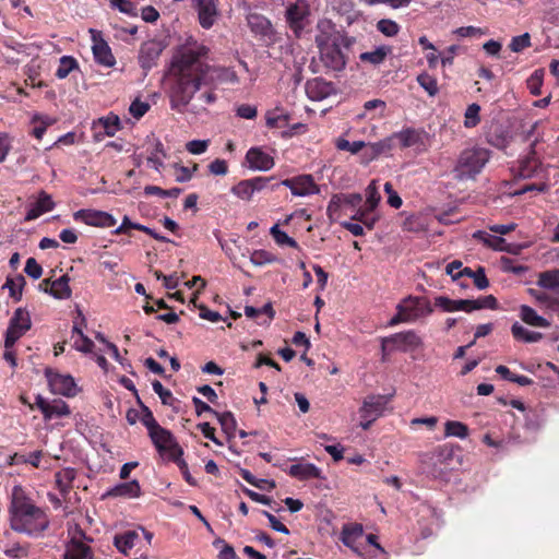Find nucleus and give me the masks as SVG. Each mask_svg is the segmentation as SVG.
Segmentation results:
<instances>
[{
  "instance_id": "obj_3",
  "label": "nucleus",
  "mask_w": 559,
  "mask_h": 559,
  "mask_svg": "<svg viewBox=\"0 0 559 559\" xmlns=\"http://www.w3.org/2000/svg\"><path fill=\"white\" fill-rule=\"evenodd\" d=\"M433 308L430 301L424 297L408 296L396 306V313L389 321L390 326L400 323H414L430 316Z\"/></svg>"
},
{
  "instance_id": "obj_57",
  "label": "nucleus",
  "mask_w": 559,
  "mask_h": 559,
  "mask_svg": "<svg viewBox=\"0 0 559 559\" xmlns=\"http://www.w3.org/2000/svg\"><path fill=\"white\" fill-rule=\"evenodd\" d=\"M479 111H480V106L475 103L471 104L467 107V109L465 111V121H464L465 127L473 128L479 123V121H480Z\"/></svg>"
},
{
  "instance_id": "obj_60",
  "label": "nucleus",
  "mask_w": 559,
  "mask_h": 559,
  "mask_svg": "<svg viewBox=\"0 0 559 559\" xmlns=\"http://www.w3.org/2000/svg\"><path fill=\"white\" fill-rule=\"evenodd\" d=\"M233 193L242 200H250L253 197L251 183L247 180L240 181L233 188Z\"/></svg>"
},
{
  "instance_id": "obj_51",
  "label": "nucleus",
  "mask_w": 559,
  "mask_h": 559,
  "mask_svg": "<svg viewBox=\"0 0 559 559\" xmlns=\"http://www.w3.org/2000/svg\"><path fill=\"white\" fill-rule=\"evenodd\" d=\"M276 260V258L265 250H254L250 254V262L255 266H262L269 263H272Z\"/></svg>"
},
{
  "instance_id": "obj_1",
  "label": "nucleus",
  "mask_w": 559,
  "mask_h": 559,
  "mask_svg": "<svg viewBox=\"0 0 559 559\" xmlns=\"http://www.w3.org/2000/svg\"><path fill=\"white\" fill-rule=\"evenodd\" d=\"M209 49L192 38L179 46L171 60V73L175 82L170 88L173 109L182 111L200 90L207 83L210 66L203 61Z\"/></svg>"
},
{
  "instance_id": "obj_12",
  "label": "nucleus",
  "mask_w": 559,
  "mask_h": 559,
  "mask_svg": "<svg viewBox=\"0 0 559 559\" xmlns=\"http://www.w3.org/2000/svg\"><path fill=\"white\" fill-rule=\"evenodd\" d=\"M148 436L153 444L160 453L167 452L170 455L182 454V450L176 442L171 432L163 428L160 425L155 427V429H153L151 432H148Z\"/></svg>"
},
{
  "instance_id": "obj_9",
  "label": "nucleus",
  "mask_w": 559,
  "mask_h": 559,
  "mask_svg": "<svg viewBox=\"0 0 559 559\" xmlns=\"http://www.w3.org/2000/svg\"><path fill=\"white\" fill-rule=\"evenodd\" d=\"M341 41L330 43L319 39L320 59L324 67L331 71H342L346 66V59L340 48Z\"/></svg>"
},
{
  "instance_id": "obj_25",
  "label": "nucleus",
  "mask_w": 559,
  "mask_h": 559,
  "mask_svg": "<svg viewBox=\"0 0 559 559\" xmlns=\"http://www.w3.org/2000/svg\"><path fill=\"white\" fill-rule=\"evenodd\" d=\"M141 495V487L138 480L121 483L110 488L105 496L138 498Z\"/></svg>"
},
{
  "instance_id": "obj_24",
  "label": "nucleus",
  "mask_w": 559,
  "mask_h": 559,
  "mask_svg": "<svg viewBox=\"0 0 559 559\" xmlns=\"http://www.w3.org/2000/svg\"><path fill=\"white\" fill-rule=\"evenodd\" d=\"M287 473L298 480L323 479L322 471L308 462H299L292 465Z\"/></svg>"
},
{
  "instance_id": "obj_54",
  "label": "nucleus",
  "mask_w": 559,
  "mask_h": 559,
  "mask_svg": "<svg viewBox=\"0 0 559 559\" xmlns=\"http://www.w3.org/2000/svg\"><path fill=\"white\" fill-rule=\"evenodd\" d=\"M403 227L405 230L419 233L425 230L427 225L421 216L411 215L404 221Z\"/></svg>"
},
{
  "instance_id": "obj_18",
  "label": "nucleus",
  "mask_w": 559,
  "mask_h": 559,
  "mask_svg": "<svg viewBox=\"0 0 559 559\" xmlns=\"http://www.w3.org/2000/svg\"><path fill=\"white\" fill-rule=\"evenodd\" d=\"M91 34L93 41L92 50L95 61L107 68L115 66L116 59L108 44L102 38L98 32L91 29Z\"/></svg>"
},
{
  "instance_id": "obj_14",
  "label": "nucleus",
  "mask_w": 559,
  "mask_h": 559,
  "mask_svg": "<svg viewBox=\"0 0 559 559\" xmlns=\"http://www.w3.org/2000/svg\"><path fill=\"white\" fill-rule=\"evenodd\" d=\"M194 9L198 12L200 25L209 29L211 28L218 16L217 0H191Z\"/></svg>"
},
{
  "instance_id": "obj_22",
  "label": "nucleus",
  "mask_w": 559,
  "mask_h": 559,
  "mask_svg": "<svg viewBox=\"0 0 559 559\" xmlns=\"http://www.w3.org/2000/svg\"><path fill=\"white\" fill-rule=\"evenodd\" d=\"M246 160L253 170L267 171L274 166L273 157L259 147L250 148L246 154Z\"/></svg>"
},
{
  "instance_id": "obj_63",
  "label": "nucleus",
  "mask_w": 559,
  "mask_h": 559,
  "mask_svg": "<svg viewBox=\"0 0 559 559\" xmlns=\"http://www.w3.org/2000/svg\"><path fill=\"white\" fill-rule=\"evenodd\" d=\"M543 85V73L535 71L527 80V87L533 95H539Z\"/></svg>"
},
{
  "instance_id": "obj_7",
  "label": "nucleus",
  "mask_w": 559,
  "mask_h": 559,
  "mask_svg": "<svg viewBox=\"0 0 559 559\" xmlns=\"http://www.w3.org/2000/svg\"><path fill=\"white\" fill-rule=\"evenodd\" d=\"M68 533L69 542L66 546L63 559H92V550L84 542V532L78 525H73L69 527Z\"/></svg>"
},
{
  "instance_id": "obj_35",
  "label": "nucleus",
  "mask_w": 559,
  "mask_h": 559,
  "mask_svg": "<svg viewBox=\"0 0 559 559\" xmlns=\"http://www.w3.org/2000/svg\"><path fill=\"white\" fill-rule=\"evenodd\" d=\"M536 284L540 288L548 290L559 289V269L539 273Z\"/></svg>"
},
{
  "instance_id": "obj_59",
  "label": "nucleus",
  "mask_w": 559,
  "mask_h": 559,
  "mask_svg": "<svg viewBox=\"0 0 559 559\" xmlns=\"http://www.w3.org/2000/svg\"><path fill=\"white\" fill-rule=\"evenodd\" d=\"M41 457H43L41 451H34L28 454L16 455L15 460H16V463L23 462V463L31 464L34 467H40L41 466Z\"/></svg>"
},
{
  "instance_id": "obj_26",
  "label": "nucleus",
  "mask_w": 559,
  "mask_h": 559,
  "mask_svg": "<svg viewBox=\"0 0 559 559\" xmlns=\"http://www.w3.org/2000/svg\"><path fill=\"white\" fill-rule=\"evenodd\" d=\"M318 34L316 36L317 46H319V39L322 38L323 41H342V35L335 29V26L329 20L319 21L318 25Z\"/></svg>"
},
{
  "instance_id": "obj_36",
  "label": "nucleus",
  "mask_w": 559,
  "mask_h": 559,
  "mask_svg": "<svg viewBox=\"0 0 559 559\" xmlns=\"http://www.w3.org/2000/svg\"><path fill=\"white\" fill-rule=\"evenodd\" d=\"M265 120L269 128H284L288 124L289 116L284 109L276 107L266 112Z\"/></svg>"
},
{
  "instance_id": "obj_50",
  "label": "nucleus",
  "mask_w": 559,
  "mask_h": 559,
  "mask_svg": "<svg viewBox=\"0 0 559 559\" xmlns=\"http://www.w3.org/2000/svg\"><path fill=\"white\" fill-rule=\"evenodd\" d=\"M215 78L222 79L228 82H237V75L229 69L212 68L210 67L207 82L213 81Z\"/></svg>"
},
{
  "instance_id": "obj_52",
  "label": "nucleus",
  "mask_w": 559,
  "mask_h": 559,
  "mask_svg": "<svg viewBox=\"0 0 559 559\" xmlns=\"http://www.w3.org/2000/svg\"><path fill=\"white\" fill-rule=\"evenodd\" d=\"M271 235L280 246H288L292 248H297L298 246L295 239L289 237L285 231L281 230L277 225H274L271 228Z\"/></svg>"
},
{
  "instance_id": "obj_19",
  "label": "nucleus",
  "mask_w": 559,
  "mask_h": 559,
  "mask_svg": "<svg viewBox=\"0 0 559 559\" xmlns=\"http://www.w3.org/2000/svg\"><path fill=\"white\" fill-rule=\"evenodd\" d=\"M85 317L79 311L78 318L74 320L72 328L73 347L84 354H92L94 349V342L87 337L82 328L85 325Z\"/></svg>"
},
{
  "instance_id": "obj_29",
  "label": "nucleus",
  "mask_w": 559,
  "mask_h": 559,
  "mask_svg": "<svg viewBox=\"0 0 559 559\" xmlns=\"http://www.w3.org/2000/svg\"><path fill=\"white\" fill-rule=\"evenodd\" d=\"M520 318L523 322L531 326L549 328L550 322L544 317L539 316L532 307L522 305L520 307Z\"/></svg>"
},
{
  "instance_id": "obj_45",
  "label": "nucleus",
  "mask_w": 559,
  "mask_h": 559,
  "mask_svg": "<svg viewBox=\"0 0 559 559\" xmlns=\"http://www.w3.org/2000/svg\"><path fill=\"white\" fill-rule=\"evenodd\" d=\"M70 415V408L68 404L61 400H55L49 404V408L46 415V419L60 418Z\"/></svg>"
},
{
  "instance_id": "obj_6",
  "label": "nucleus",
  "mask_w": 559,
  "mask_h": 559,
  "mask_svg": "<svg viewBox=\"0 0 559 559\" xmlns=\"http://www.w3.org/2000/svg\"><path fill=\"white\" fill-rule=\"evenodd\" d=\"M32 326L29 312L25 308H17L12 318L10 319L5 338L4 347H13L17 340H20Z\"/></svg>"
},
{
  "instance_id": "obj_38",
  "label": "nucleus",
  "mask_w": 559,
  "mask_h": 559,
  "mask_svg": "<svg viewBox=\"0 0 559 559\" xmlns=\"http://www.w3.org/2000/svg\"><path fill=\"white\" fill-rule=\"evenodd\" d=\"M138 538L139 534L135 531H127L122 534L116 535L114 544L120 552L127 554L132 549Z\"/></svg>"
},
{
  "instance_id": "obj_5",
  "label": "nucleus",
  "mask_w": 559,
  "mask_h": 559,
  "mask_svg": "<svg viewBox=\"0 0 559 559\" xmlns=\"http://www.w3.org/2000/svg\"><path fill=\"white\" fill-rule=\"evenodd\" d=\"M382 352H412L423 346L421 337L413 330L392 334L388 337H383Z\"/></svg>"
},
{
  "instance_id": "obj_39",
  "label": "nucleus",
  "mask_w": 559,
  "mask_h": 559,
  "mask_svg": "<svg viewBox=\"0 0 559 559\" xmlns=\"http://www.w3.org/2000/svg\"><path fill=\"white\" fill-rule=\"evenodd\" d=\"M213 415L216 417L218 423L221 424L222 430L230 438L234 437L237 430V421L234 415L230 412H213Z\"/></svg>"
},
{
  "instance_id": "obj_32",
  "label": "nucleus",
  "mask_w": 559,
  "mask_h": 559,
  "mask_svg": "<svg viewBox=\"0 0 559 559\" xmlns=\"http://www.w3.org/2000/svg\"><path fill=\"white\" fill-rule=\"evenodd\" d=\"M76 477V471L71 467H66L56 473V484L58 489L66 496L72 487V483Z\"/></svg>"
},
{
  "instance_id": "obj_13",
  "label": "nucleus",
  "mask_w": 559,
  "mask_h": 559,
  "mask_svg": "<svg viewBox=\"0 0 559 559\" xmlns=\"http://www.w3.org/2000/svg\"><path fill=\"white\" fill-rule=\"evenodd\" d=\"M309 15V7L305 0H297L286 9V20L296 35L302 31L305 21Z\"/></svg>"
},
{
  "instance_id": "obj_47",
  "label": "nucleus",
  "mask_w": 559,
  "mask_h": 559,
  "mask_svg": "<svg viewBox=\"0 0 559 559\" xmlns=\"http://www.w3.org/2000/svg\"><path fill=\"white\" fill-rule=\"evenodd\" d=\"M343 198L335 194L332 197V199L329 202V205L326 207V214L331 222H336L341 218L342 213L341 209L343 206Z\"/></svg>"
},
{
  "instance_id": "obj_56",
  "label": "nucleus",
  "mask_w": 559,
  "mask_h": 559,
  "mask_svg": "<svg viewBox=\"0 0 559 559\" xmlns=\"http://www.w3.org/2000/svg\"><path fill=\"white\" fill-rule=\"evenodd\" d=\"M498 301L492 295L484 296L476 300H471V311L478 309H497Z\"/></svg>"
},
{
  "instance_id": "obj_34",
  "label": "nucleus",
  "mask_w": 559,
  "mask_h": 559,
  "mask_svg": "<svg viewBox=\"0 0 559 559\" xmlns=\"http://www.w3.org/2000/svg\"><path fill=\"white\" fill-rule=\"evenodd\" d=\"M512 335L515 340L525 343H536L543 338V334L539 332L530 331L519 322H515L511 326Z\"/></svg>"
},
{
  "instance_id": "obj_53",
  "label": "nucleus",
  "mask_w": 559,
  "mask_h": 559,
  "mask_svg": "<svg viewBox=\"0 0 559 559\" xmlns=\"http://www.w3.org/2000/svg\"><path fill=\"white\" fill-rule=\"evenodd\" d=\"M377 29L388 37H393L400 32V26L393 20L382 19L377 23Z\"/></svg>"
},
{
  "instance_id": "obj_23",
  "label": "nucleus",
  "mask_w": 559,
  "mask_h": 559,
  "mask_svg": "<svg viewBox=\"0 0 559 559\" xmlns=\"http://www.w3.org/2000/svg\"><path fill=\"white\" fill-rule=\"evenodd\" d=\"M55 207V202L51 195L45 191H40L36 201L32 202L28 206V211L25 215L26 221H33L38 218L40 215L50 212Z\"/></svg>"
},
{
  "instance_id": "obj_40",
  "label": "nucleus",
  "mask_w": 559,
  "mask_h": 559,
  "mask_svg": "<svg viewBox=\"0 0 559 559\" xmlns=\"http://www.w3.org/2000/svg\"><path fill=\"white\" fill-rule=\"evenodd\" d=\"M391 52V48L388 46H380L376 48L373 51L362 52L360 55V60L365 62H370L371 64H380L384 61L385 57Z\"/></svg>"
},
{
  "instance_id": "obj_16",
  "label": "nucleus",
  "mask_w": 559,
  "mask_h": 559,
  "mask_svg": "<svg viewBox=\"0 0 559 559\" xmlns=\"http://www.w3.org/2000/svg\"><path fill=\"white\" fill-rule=\"evenodd\" d=\"M164 50L160 40L152 39L143 43L139 51V63L145 70L152 69Z\"/></svg>"
},
{
  "instance_id": "obj_15",
  "label": "nucleus",
  "mask_w": 559,
  "mask_h": 559,
  "mask_svg": "<svg viewBox=\"0 0 559 559\" xmlns=\"http://www.w3.org/2000/svg\"><path fill=\"white\" fill-rule=\"evenodd\" d=\"M247 24L255 37L261 40L272 41L274 28L271 22L263 15L251 12L247 15Z\"/></svg>"
},
{
  "instance_id": "obj_64",
  "label": "nucleus",
  "mask_w": 559,
  "mask_h": 559,
  "mask_svg": "<svg viewBox=\"0 0 559 559\" xmlns=\"http://www.w3.org/2000/svg\"><path fill=\"white\" fill-rule=\"evenodd\" d=\"M24 271L29 277L34 280H38L43 274L41 266L37 263V261L34 258H28L26 260Z\"/></svg>"
},
{
  "instance_id": "obj_49",
  "label": "nucleus",
  "mask_w": 559,
  "mask_h": 559,
  "mask_svg": "<svg viewBox=\"0 0 559 559\" xmlns=\"http://www.w3.org/2000/svg\"><path fill=\"white\" fill-rule=\"evenodd\" d=\"M144 193L146 195H158L162 198H177L181 193V189L171 188V189L165 190L157 186H146L144 188Z\"/></svg>"
},
{
  "instance_id": "obj_27",
  "label": "nucleus",
  "mask_w": 559,
  "mask_h": 559,
  "mask_svg": "<svg viewBox=\"0 0 559 559\" xmlns=\"http://www.w3.org/2000/svg\"><path fill=\"white\" fill-rule=\"evenodd\" d=\"M436 306L440 307L442 310L447 312L454 311H465L471 312V300L468 299H459L453 300L444 296H439L435 300Z\"/></svg>"
},
{
  "instance_id": "obj_41",
  "label": "nucleus",
  "mask_w": 559,
  "mask_h": 559,
  "mask_svg": "<svg viewBox=\"0 0 559 559\" xmlns=\"http://www.w3.org/2000/svg\"><path fill=\"white\" fill-rule=\"evenodd\" d=\"M50 294L58 299L69 298L71 295L69 278L67 276H61L53 281L50 286Z\"/></svg>"
},
{
  "instance_id": "obj_31",
  "label": "nucleus",
  "mask_w": 559,
  "mask_h": 559,
  "mask_svg": "<svg viewBox=\"0 0 559 559\" xmlns=\"http://www.w3.org/2000/svg\"><path fill=\"white\" fill-rule=\"evenodd\" d=\"M474 238L483 241L487 247L497 251H510L509 245L499 236L490 235L483 230H477L473 235Z\"/></svg>"
},
{
  "instance_id": "obj_58",
  "label": "nucleus",
  "mask_w": 559,
  "mask_h": 559,
  "mask_svg": "<svg viewBox=\"0 0 559 559\" xmlns=\"http://www.w3.org/2000/svg\"><path fill=\"white\" fill-rule=\"evenodd\" d=\"M530 46H531V36L528 33H524L522 35L513 37L509 45L510 49L513 52H520Z\"/></svg>"
},
{
  "instance_id": "obj_55",
  "label": "nucleus",
  "mask_w": 559,
  "mask_h": 559,
  "mask_svg": "<svg viewBox=\"0 0 559 559\" xmlns=\"http://www.w3.org/2000/svg\"><path fill=\"white\" fill-rule=\"evenodd\" d=\"M335 146L340 151H348L352 154H358L362 150V147L366 146V142H364V141L349 142V141L341 138V139L336 140Z\"/></svg>"
},
{
  "instance_id": "obj_42",
  "label": "nucleus",
  "mask_w": 559,
  "mask_h": 559,
  "mask_svg": "<svg viewBox=\"0 0 559 559\" xmlns=\"http://www.w3.org/2000/svg\"><path fill=\"white\" fill-rule=\"evenodd\" d=\"M445 437L465 439L468 436V428L465 424L456 420H448L444 424Z\"/></svg>"
},
{
  "instance_id": "obj_44",
  "label": "nucleus",
  "mask_w": 559,
  "mask_h": 559,
  "mask_svg": "<svg viewBox=\"0 0 559 559\" xmlns=\"http://www.w3.org/2000/svg\"><path fill=\"white\" fill-rule=\"evenodd\" d=\"M78 68V61L70 56H63L60 58L59 67L56 71V76L60 80L66 79L71 71Z\"/></svg>"
},
{
  "instance_id": "obj_10",
  "label": "nucleus",
  "mask_w": 559,
  "mask_h": 559,
  "mask_svg": "<svg viewBox=\"0 0 559 559\" xmlns=\"http://www.w3.org/2000/svg\"><path fill=\"white\" fill-rule=\"evenodd\" d=\"M50 391L53 394L73 397L78 394L79 389L74 379L70 374H62L51 369L45 371Z\"/></svg>"
},
{
  "instance_id": "obj_30",
  "label": "nucleus",
  "mask_w": 559,
  "mask_h": 559,
  "mask_svg": "<svg viewBox=\"0 0 559 559\" xmlns=\"http://www.w3.org/2000/svg\"><path fill=\"white\" fill-rule=\"evenodd\" d=\"M93 127L95 130L103 129L104 135L114 136L116 132L120 130L121 122L118 116L110 114L99 118L93 123Z\"/></svg>"
},
{
  "instance_id": "obj_61",
  "label": "nucleus",
  "mask_w": 559,
  "mask_h": 559,
  "mask_svg": "<svg viewBox=\"0 0 559 559\" xmlns=\"http://www.w3.org/2000/svg\"><path fill=\"white\" fill-rule=\"evenodd\" d=\"M384 192L388 194V204L394 209H400L403 204L401 197L393 189L391 182L384 183Z\"/></svg>"
},
{
  "instance_id": "obj_11",
  "label": "nucleus",
  "mask_w": 559,
  "mask_h": 559,
  "mask_svg": "<svg viewBox=\"0 0 559 559\" xmlns=\"http://www.w3.org/2000/svg\"><path fill=\"white\" fill-rule=\"evenodd\" d=\"M282 185L287 187L296 197H309L320 192V188L314 182L311 175H299L293 178H287L282 181Z\"/></svg>"
},
{
  "instance_id": "obj_21",
  "label": "nucleus",
  "mask_w": 559,
  "mask_h": 559,
  "mask_svg": "<svg viewBox=\"0 0 559 559\" xmlns=\"http://www.w3.org/2000/svg\"><path fill=\"white\" fill-rule=\"evenodd\" d=\"M334 93V87L330 82L321 78L309 80L306 83V94L309 99L320 102Z\"/></svg>"
},
{
  "instance_id": "obj_37",
  "label": "nucleus",
  "mask_w": 559,
  "mask_h": 559,
  "mask_svg": "<svg viewBox=\"0 0 559 559\" xmlns=\"http://www.w3.org/2000/svg\"><path fill=\"white\" fill-rule=\"evenodd\" d=\"M25 285V278L23 275L17 274L15 276H8L2 288L8 289L10 296L19 301L22 298L23 287Z\"/></svg>"
},
{
  "instance_id": "obj_43",
  "label": "nucleus",
  "mask_w": 559,
  "mask_h": 559,
  "mask_svg": "<svg viewBox=\"0 0 559 559\" xmlns=\"http://www.w3.org/2000/svg\"><path fill=\"white\" fill-rule=\"evenodd\" d=\"M365 195H366V204L365 205L368 206V210L374 211L381 200L377 180H372L367 186Z\"/></svg>"
},
{
  "instance_id": "obj_8",
  "label": "nucleus",
  "mask_w": 559,
  "mask_h": 559,
  "mask_svg": "<svg viewBox=\"0 0 559 559\" xmlns=\"http://www.w3.org/2000/svg\"><path fill=\"white\" fill-rule=\"evenodd\" d=\"M396 145L401 148H414L424 152L429 145V135L421 129L406 128L394 133Z\"/></svg>"
},
{
  "instance_id": "obj_62",
  "label": "nucleus",
  "mask_w": 559,
  "mask_h": 559,
  "mask_svg": "<svg viewBox=\"0 0 559 559\" xmlns=\"http://www.w3.org/2000/svg\"><path fill=\"white\" fill-rule=\"evenodd\" d=\"M528 293L539 305L545 306L546 308L551 310L555 296H550L547 293L539 292L533 288L528 289Z\"/></svg>"
},
{
  "instance_id": "obj_20",
  "label": "nucleus",
  "mask_w": 559,
  "mask_h": 559,
  "mask_svg": "<svg viewBox=\"0 0 559 559\" xmlns=\"http://www.w3.org/2000/svg\"><path fill=\"white\" fill-rule=\"evenodd\" d=\"M390 397L385 395H370L364 400L359 409L361 417L379 418L386 407Z\"/></svg>"
},
{
  "instance_id": "obj_2",
  "label": "nucleus",
  "mask_w": 559,
  "mask_h": 559,
  "mask_svg": "<svg viewBox=\"0 0 559 559\" xmlns=\"http://www.w3.org/2000/svg\"><path fill=\"white\" fill-rule=\"evenodd\" d=\"M10 525L19 533L39 536L49 526L46 512L25 496L21 487H14L10 506Z\"/></svg>"
},
{
  "instance_id": "obj_4",
  "label": "nucleus",
  "mask_w": 559,
  "mask_h": 559,
  "mask_svg": "<svg viewBox=\"0 0 559 559\" xmlns=\"http://www.w3.org/2000/svg\"><path fill=\"white\" fill-rule=\"evenodd\" d=\"M489 157V151L483 147L464 150L454 168L456 178L461 180L475 178L488 163Z\"/></svg>"
},
{
  "instance_id": "obj_17",
  "label": "nucleus",
  "mask_w": 559,
  "mask_h": 559,
  "mask_svg": "<svg viewBox=\"0 0 559 559\" xmlns=\"http://www.w3.org/2000/svg\"><path fill=\"white\" fill-rule=\"evenodd\" d=\"M75 221H81L86 225L98 227H112L116 225V219L112 215L96 210H80L73 215Z\"/></svg>"
},
{
  "instance_id": "obj_46",
  "label": "nucleus",
  "mask_w": 559,
  "mask_h": 559,
  "mask_svg": "<svg viewBox=\"0 0 559 559\" xmlns=\"http://www.w3.org/2000/svg\"><path fill=\"white\" fill-rule=\"evenodd\" d=\"M372 212L373 210H368V206L365 205L355 212V214L352 216V219L361 223L368 229H372L378 219L376 216L370 215Z\"/></svg>"
},
{
  "instance_id": "obj_33",
  "label": "nucleus",
  "mask_w": 559,
  "mask_h": 559,
  "mask_svg": "<svg viewBox=\"0 0 559 559\" xmlns=\"http://www.w3.org/2000/svg\"><path fill=\"white\" fill-rule=\"evenodd\" d=\"M364 530L359 524L345 525L341 533L343 544L354 550L356 542L362 536Z\"/></svg>"
},
{
  "instance_id": "obj_48",
  "label": "nucleus",
  "mask_w": 559,
  "mask_h": 559,
  "mask_svg": "<svg viewBox=\"0 0 559 559\" xmlns=\"http://www.w3.org/2000/svg\"><path fill=\"white\" fill-rule=\"evenodd\" d=\"M417 82L430 96H435L439 91L437 80L428 73L419 74Z\"/></svg>"
},
{
  "instance_id": "obj_28",
  "label": "nucleus",
  "mask_w": 559,
  "mask_h": 559,
  "mask_svg": "<svg viewBox=\"0 0 559 559\" xmlns=\"http://www.w3.org/2000/svg\"><path fill=\"white\" fill-rule=\"evenodd\" d=\"M519 176L522 178H545L544 169L535 157H527L520 163Z\"/></svg>"
}]
</instances>
